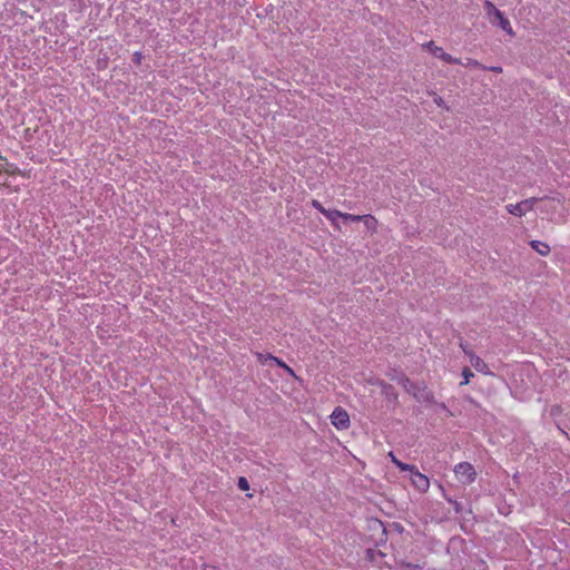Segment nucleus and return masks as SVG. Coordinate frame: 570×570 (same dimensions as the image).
Returning a JSON list of instances; mask_svg holds the SVG:
<instances>
[{
	"instance_id": "20e7f679",
	"label": "nucleus",
	"mask_w": 570,
	"mask_h": 570,
	"mask_svg": "<svg viewBox=\"0 0 570 570\" xmlns=\"http://www.w3.org/2000/svg\"><path fill=\"white\" fill-rule=\"evenodd\" d=\"M456 479L463 484H471L476 478V471L469 462H461L454 466Z\"/></svg>"
},
{
	"instance_id": "6e6552de",
	"label": "nucleus",
	"mask_w": 570,
	"mask_h": 570,
	"mask_svg": "<svg viewBox=\"0 0 570 570\" xmlns=\"http://www.w3.org/2000/svg\"><path fill=\"white\" fill-rule=\"evenodd\" d=\"M412 473L411 481L412 484L420 492H426L430 487L429 478L422 473H420L416 468L414 466V471H410Z\"/></svg>"
},
{
	"instance_id": "5701e85b",
	"label": "nucleus",
	"mask_w": 570,
	"mask_h": 570,
	"mask_svg": "<svg viewBox=\"0 0 570 570\" xmlns=\"http://www.w3.org/2000/svg\"><path fill=\"white\" fill-rule=\"evenodd\" d=\"M483 68L487 69V67H483ZM488 70L497 72V73H501L502 72V68L499 67V66L489 67Z\"/></svg>"
},
{
	"instance_id": "a211bd4d",
	"label": "nucleus",
	"mask_w": 570,
	"mask_h": 570,
	"mask_svg": "<svg viewBox=\"0 0 570 570\" xmlns=\"http://www.w3.org/2000/svg\"><path fill=\"white\" fill-rule=\"evenodd\" d=\"M460 65H462V62ZM463 66L479 68V67H481V63L475 59L469 58V59H466V62L463 63Z\"/></svg>"
},
{
	"instance_id": "6ab92c4d",
	"label": "nucleus",
	"mask_w": 570,
	"mask_h": 570,
	"mask_svg": "<svg viewBox=\"0 0 570 570\" xmlns=\"http://www.w3.org/2000/svg\"><path fill=\"white\" fill-rule=\"evenodd\" d=\"M312 206L317 209L320 213L324 214L325 213V207L317 200V199H313L312 200Z\"/></svg>"
},
{
	"instance_id": "dca6fc26",
	"label": "nucleus",
	"mask_w": 570,
	"mask_h": 570,
	"mask_svg": "<svg viewBox=\"0 0 570 570\" xmlns=\"http://www.w3.org/2000/svg\"><path fill=\"white\" fill-rule=\"evenodd\" d=\"M265 360L267 361L268 358H265ZM271 360H272V361H274V362L276 363V365H277V366L285 368V370H286L288 373H291L292 375L294 374V373H293V371H292V368H291V367H288V366H287V365L282 361V358L275 357V358H271Z\"/></svg>"
},
{
	"instance_id": "f03ea898",
	"label": "nucleus",
	"mask_w": 570,
	"mask_h": 570,
	"mask_svg": "<svg viewBox=\"0 0 570 570\" xmlns=\"http://www.w3.org/2000/svg\"><path fill=\"white\" fill-rule=\"evenodd\" d=\"M538 203H540L542 205L540 207L541 209L542 208H557L561 204L560 200L556 199V198H547V199L529 198V199H524L517 204L507 205V210L514 216L521 217V216L525 215L528 212L532 210L534 208V205Z\"/></svg>"
},
{
	"instance_id": "4be33fe9",
	"label": "nucleus",
	"mask_w": 570,
	"mask_h": 570,
	"mask_svg": "<svg viewBox=\"0 0 570 570\" xmlns=\"http://www.w3.org/2000/svg\"><path fill=\"white\" fill-rule=\"evenodd\" d=\"M449 502L453 504V508L455 510V512L460 513L461 510H462V504L458 501H453L451 499H449Z\"/></svg>"
},
{
	"instance_id": "b1692460",
	"label": "nucleus",
	"mask_w": 570,
	"mask_h": 570,
	"mask_svg": "<svg viewBox=\"0 0 570 570\" xmlns=\"http://www.w3.org/2000/svg\"><path fill=\"white\" fill-rule=\"evenodd\" d=\"M204 570H216L215 566H205Z\"/></svg>"
},
{
	"instance_id": "9d476101",
	"label": "nucleus",
	"mask_w": 570,
	"mask_h": 570,
	"mask_svg": "<svg viewBox=\"0 0 570 570\" xmlns=\"http://www.w3.org/2000/svg\"><path fill=\"white\" fill-rule=\"evenodd\" d=\"M333 225L336 230H341V226L337 223V218H343L346 220V217L352 216V214L343 213L337 209H325L323 214Z\"/></svg>"
},
{
	"instance_id": "9b49d317",
	"label": "nucleus",
	"mask_w": 570,
	"mask_h": 570,
	"mask_svg": "<svg viewBox=\"0 0 570 570\" xmlns=\"http://www.w3.org/2000/svg\"><path fill=\"white\" fill-rule=\"evenodd\" d=\"M530 246L541 256L549 255L551 250L550 246L547 243L540 240H531Z\"/></svg>"
},
{
	"instance_id": "2eb2a0df",
	"label": "nucleus",
	"mask_w": 570,
	"mask_h": 570,
	"mask_svg": "<svg viewBox=\"0 0 570 570\" xmlns=\"http://www.w3.org/2000/svg\"><path fill=\"white\" fill-rule=\"evenodd\" d=\"M237 485L243 491L249 490V483H248V481H247V479L245 476L238 478Z\"/></svg>"
},
{
	"instance_id": "1a4fd4ad",
	"label": "nucleus",
	"mask_w": 570,
	"mask_h": 570,
	"mask_svg": "<svg viewBox=\"0 0 570 570\" xmlns=\"http://www.w3.org/2000/svg\"><path fill=\"white\" fill-rule=\"evenodd\" d=\"M375 384H377L381 387L382 394L386 397L389 402L393 403L394 405L399 404V395L395 392L393 385L382 380H377Z\"/></svg>"
},
{
	"instance_id": "7ed1b4c3",
	"label": "nucleus",
	"mask_w": 570,
	"mask_h": 570,
	"mask_svg": "<svg viewBox=\"0 0 570 570\" xmlns=\"http://www.w3.org/2000/svg\"><path fill=\"white\" fill-rule=\"evenodd\" d=\"M487 16L492 24H498L509 36L513 37L514 31L511 27L510 21L503 16V13L489 0L483 3Z\"/></svg>"
},
{
	"instance_id": "f257e3e1",
	"label": "nucleus",
	"mask_w": 570,
	"mask_h": 570,
	"mask_svg": "<svg viewBox=\"0 0 570 570\" xmlns=\"http://www.w3.org/2000/svg\"><path fill=\"white\" fill-rule=\"evenodd\" d=\"M396 383L403 386V389L411 394L417 402L426 405H438L442 410H448L444 403H438L434 399L433 393L428 386L422 383L417 384L412 382L406 375L395 377Z\"/></svg>"
},
{
	"instance_id": "423d86ee",
	"label": "nucleus",
	"mask_w": 570,
	"mask_h": 570,
	"mask_svg": "<svg viewBox=\"0 0 570 570\" xmlns=\"http://www.w3.org/2000/svg\"><path fill=\"white\" fill-rule=\"evenodd\" d=\"M331 419L332 424L340 430L347 429L350 425V416L342 407H336L333 411Z\"/></svg>"
},
{
	"instance_id": "4468645a",
	"label": "nucleus",
	"mask_w": 570,
	"mask_h": 570,
	"mask_svg": "<svg viewBox=\"0 0 570 570\" xmlns=\"http://www.w3.org/2000/svg\"><path fill=\"white\" fill-rule=\"evenodd\" d=\"M462 375L464 377V381L461 382V385H465L470 382V377L473 376V372L469 367H464L462 371Z\"/></svg>"
},
{
	"instance_id": "412c9836",
	"label": "nucleus",
	"mask_w": 570,
	"mask_h": 570,
	"mask_svg": "<svg viewBox=\"0 0 570 570\" xmlns=\"http://www.w3.org/2000/svg\"><path fill=\"white\" fill-rule=\"evenodd\" d=\"M141 59H142V55H141V52H139V51L134 52V55H132V61H134L136 65H140V63H141Z\"/></svg>"
},
{
	"instance_id": "aec40b11",
	"label": "nucleus",
	"mask_w": 570,
	"mask_h": 570,
	"mask_svg": "<svg viewBox=\"0 0 570 570\" xmlns=\"http://www.w3.org/2000/svg\"><path fill=\"white\" fill-rule=\"evenodd\" d=\"M387 375L390 376V379L392 381L396 382V379H394V377H397V376H401V375H405V374L403 372H400V371H396V370H392L390 373H387Z\"/></svg>"
},
{
	"instance_id": "f3484780",
	"label": "nucleus",
	"mask_w": 570,
	"mask_h": 570,
	"mask_svg": "<svg viewBox=\"0 0 570 570\" xmlns=\"http://www.w3.org/2000/svg\"><path fill=\"white\" fill-rule=\"evenodd\" d=\"M434 104L441 108H444L446 110H449V107L446 106L444 99L441 97V96H438L434 94Z\"/></svg>"
},
{
	"instance_id": "f8f14e48",
	"label": "nucleus",
	"mask_w": 570,
	"mask_h": 570,
	"mask_svg": "<svg viewBox=\"0 0 570 570\" xmlns=\"http://www.w3.org/2000/svg\"><path fill=\"white\" fill-rule=\"evenodd\" d=\"M392 462L401 470V471H414V465H411V464H406V463H403L401 462L400 460H397L395 458V455L393 454V452H390L389 453Z\"/></svg>"
},
{
	"instance_id": "0eeeda50",
	"label": "nucleus",
	"mask_w": 570,
	"mask_h": 570,
	"mask_svg": "<svg viewBox=\"0 0 570 570\" xmlns=\"http://www.w3.org/2000/svg\"><path fill=\"white\" fill-rule=\"evenodd\" d=\"M346 220H351V222H362L365 227L371 230L372 233H376L377 232V225H379V222L377 219L373 216V215H353L352 216H348L346 217Z\"/></svg>"
},
{
	"instance_id": "39448f33",
	"label": "nucleus",
	"mask_w": 570,
	"mask_h": 570,
	"mask_svg": "<svg viewBox=\"0 0 570 570\" xmlns=\"http://www.w3.org/2000/svg\"><path fill=\"white\" fill-rule=\"evenodd\" d=\"M423 48L428 49L431 53H433L435 57L441 59L442 61L446 63H461V60L458 58L452 57L451 55L443 51L441 47H438L434 41H428L423 43Z\"/></svg>"
},
{
	"instance_id": "ddd939ff",
	"label": "nucleus",
	"mask_w": 570,
	"mask_h": 570,
	"mask_svg": "<svg viewBox=\"0 0 570 570\" xmlns=\"http://www.w3.org/2000/svg\"><path fill=\"white\" fill-rule=\"evenodd\" d=\"M475 362L472 363V365L474 366V368L479 372H482L484 374H489V368H488V365L485 364L484 360L483 358H474Z\"/></svg>"
}]
</instances>
